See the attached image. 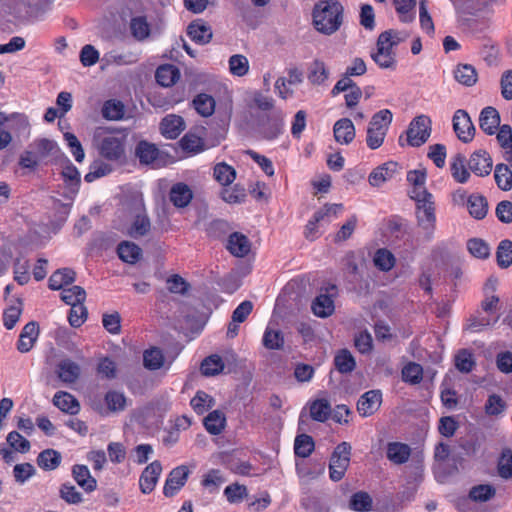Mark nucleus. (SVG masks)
<instances>
[{"label":"nucleus","instance_id":"nucleus-61","mask_svg":"<svg viewBox=\"0 0 512 512\" xmlns=\"http://www.w3.org/2000/svg\"><path fill=\"white\" fill-rule=\"evenodd\" d=\"M224 368V363L220 356L211 355L205 358L201 364V372L205 376H214L219 374Z\"/></svg>","mask_w":512,"mask_h":512},{"label":"nucleus","instance_id":"nucleus-15","mask_svg":"<svg viewBox=\"0 0 512 512\" xmlns=\"http://www.w3.org/2000/svg\"><path fill=\"white\" fill-rule=\"evenodd\" d=\"M382 393L380 390H369L365 392L357 402V411L362 417L373 415L380 408Z\"/></svg>","mask_w":512,"mask_h":512},{"label":"nucleus","instance_id":"nucleus-22","mask_svg":"<svg viewBox=\"0 0 512 512\" xmlns=\"http://www.w3.org/2000/svg\"><path fill=\"white\" fill-rule=\"evenodd\" d=\"M499 125L500 115L498 111L492 106L483 108L479 115L480 129L487 135H493L496 133Z\"/></svg>","mask_w":512,"mask_h":512},{"label":"nucleus","instance_id":"nucleus-64","mask_svg":"<svg viewBox=\"0 0 512 512\" xmlns=\"http://www.w3.org/2000/svg\"><path fill=\"white\" fill-rule=\"evenodd\" d=\"M144 366L149 370H157L164 363L162 351L158 348L146 350L143 355Z\"/></svg>","mask_w":512,"mask_h":512},{"label":"nucleus","instance_id":"nucleus-58","mask_svg":"<svg viewBox=\"0 0 512 512\" xmlns=\"http://www.w3.org/2000/svg\"><path fill=\"white\" fill-rule=\"evenodd\" d=\"M373 262L381 271H390L395 265L394 255L387 249H378L374 255Z\"/></svg>","mask_w":512,"mask_h":512},{"label":"nucleus","instance_id":"nucleus-12","mask_svg":"<svg viewBox=\"0 0 512 512\" xmlns=\"http://www.w3.org/2000/svg\"><path fill=\"white\" fill-rule=\"evenodd\" d=\"M8 447L0 449V455L6 463L15 461V453H26L30 450V442L17 431H12L6 438Z\"/></svg>","mask_w":512,"mask_h":512},{"label":"nucleus","instance_id":"nucleus-10","mask_svg":"<svg viewBox=\"0 0 512 512\" xmlns=\"http://www.w3.org/2000/svg\"><path fill=\"white\" fill-rule=\"evenodd\" d=\"M337 296V288L330 285L321 289L320 294L313 300L311 309L320 318H327L335 311L334 298Z\"/></svg>","mask_w":512,"mask_h":512},{"label":"nucleus","instance_id":"nucleus-1","mask_svg":"<svg viewBox=\"0 0 512 512\" xmlns=\"http://www.w3.org/2000/svg\"><path fill=\"white\" fill-rule=\"evenodd\" d=\"M127 134L108 127H97L93 133V143L99 155L111 162H119L125 157Z\"/></svg>","mask_w":512,"mask_h":512},{"label":"nucleus","instance_id":"nucleus-60","mask_svg":"<svg viewBox=\"0 0 512 512\" xmlns=\"http://www.w3.org/2000/svg\"><path fill=\"white\" fill-rule=\"evenodd\" d=\"M507 408L506 402L498 394H491L484 406V411L488 416H498Z\"/></svg>","mask_w":512,"mask_h":512},{"label":"nucleus","instance_id":"nucleus-19","mask_svg":"<svg viewBox=\"0 0 512 512\" xmlns=\"http://www.w3.org/2000/svg\"><path fill=\"white\" fill-rule=\"evenodd\" d=\"M343 209L342 204H332L325 206L322 210L314 213L312 220L308 222L305 229L306 238L313 240L317 237V224L324 220L325 217L336 215Z\"/></svg>","mask_w":512,"mask_h":512},{"label":"nucleus","instance_id":"nucleus-57","mask_svg":"<svg viewBox=\"0 0 512 512\" xmlns=\"http://www.w3.org/2000/svg\"><path fill=\"white\" fill-rule=\"evenodd\" d=\"M262 342L264 347L267 349L279 350L284 345V337L280 330L267 327L264 332Z\"/></svg>","mask_w":512,"mask_h":512},{"label":"nucleus","instance_id":"nucleus-3","mask_svg":"<svg viewBox=\"0 0 512 512\" xmlns=\"http://www.w3.org/2000/svg\"><path fill=\"white\" fill-rule=\"evenodd\" d=\"M405 38L403 33L396 30L382 32L377 39L376 51L371 53L372 59L382 69H394L396 55L393 49Z\"/></svg>","mask_w":512,"mask_h":512},{"label":"nucleus","instance_id":"nucleus-20","mask_svg":"<svg viewBox=\"0 0 512 512\" xmlns=\"http://www.w3.org/2000/svg\"><path fill=\"white\" fill-rule=\"evenodd\" d=\"M407 180L413 185L411 190V198L414 200L432 198V194L429 193L425 188L426 173L423 170L409 171L407 174Z\"/></svg>","mask_w":512,"mask_h":512},{"label":"nucleus","instance_id":"nucleus-62","mask_svg":"<svg viewBox=\"0 0 512 512\" xmlns=\"http://www.w3.org/2000/svg\"><path fill=\"white\" fill-rule=\"evenodd\" d=\"M124 115V105L117 100H108L102 107V116L108 120H119Z\"/></svg>","mask_w":512,"mask_h":512},{"label":"nucleus","instance_id":"nucleus-45","mask_svg":"<svg viewBox=\"0 0 512 512\" xmlns=\"http://www.w3.org/2000/svg\"><path fill=\"white\" fill-rule=\"evenodd\" d=\"M213 175L221 185L228 186L235 180L236 171L232 166L221 162L215 165Z\"/></svg>","mask_w":512,"mask_h":512},{"label":"nucleus","instance_id":"nucleus-55","mask_svg":"<svg viewBox=\"0 0 512 512\" xmlns=\"http://www.w3.org/2000/svg\"><path fill=\"white\" fill-rule=\"evenodd\" d=\"M229 71L232 75L243 77L249 72V61L242 54H235L229 58Z\"/></svg>","mask_w":512,"mask_h":512},{"label":"nucleus","instance_id":"nucleus-27","mask_svg":"<svg viewBox=\"0 0 512 512\" xmlns=\"http://www.w3.org/2000/svg\"><path fill=\"white\" fill-rule=\"evenodd\" d=\"M57 374L65 384H74L80 377V366L70 359L62 360L58 364Z\"/></svg>","mask_w":512,"mask_h":512},{"label":"nucleus","instance_id":"nucleus-24","mask_svg":"<svg viewBox=\"0 0 512 512\" xmlns=\"http://www.w3.org/2000/svg\"><path fill=\"white\" fill-rule=\"evenodd\" d=\"M184 129L185 122L183 118L175 114L167 115L160 123L161 133L168 139L177 138Z\"/></svg>","mask_w":512,"mask_h":512},{"label":"nucleus","instance_id":"nucleus-30","mask_svg":"<svg viewBox=\"0 0 512 512\" xmlns=\"http://www.w3.org/2000/svg\"><path fill=\"white\" fill-rule=\"evenodd\" d=\"M467 159L465 155L457 153L451 158L450 171L454 180L458 183H466L470 178V172L466 168Z\"/></svg>","mask_w":512,"mask_h":512},{"label":"nucleus","instance_id":"nucleus-54","mask_svg":"<svg viewBox=\"0 0 512 512\" xmlns=\"http://www.w3.org/2000/svg\"><path fill=\"white\" fill-rule=\"evenodd\" d=\"M497 264L501 268H508L512 264V241L502 240L496 251Z\"/></svg>","mask_w":512,"mask_h":512},{"label":"nucleus","instance_id":"nucleus-51","mask_svg":"<svg viewBox=\"0 0 512 512\" xmlns=\"http://www.w3.org/2000/svg\"><path fill=\"white\" fill-rule=\"evenodd\" d=\"M86 298L85 290L80 286H71L61 292V299L70 306L83 304Z\"/></svg>","mask_w":512,"mask_h":512},{"label":"nucleus","instance_id":"nucleus-17","mask_svg":"<svg viewBox=\"0 0 512 512\" xmlns=\"http://www.w3.org/2000/svg\"><path fill=\"white\" fill-rule=\"evenodd\" d=\"M468 166L475 175L484 177L492 171V159L487 151L480 149L470 155Z\"/></svg>","mask_w":512,"mask_h":512},{"label":"nucleus","instance_id":"nucleus-36","mask_svg":"<svg viewBox=\"0 0 512 512\" xmlns=\"http://www.w3.org/2000/svg\"><path fill=\"white\" fill-rule=\"evenodd\" d=\"M75 272L70 268H63L55 271L49 278V288L52 290L65 289L75 281Z\"/></svg>","mask_w":512,"mask_h":512},{"label":"nucleus","instance_id":"nucleus-40","mask_svg":"<svg viewBox=\"0 0 512 512\" xmlns=\"http://www.w3.org/2000/svg\"><path fill=\"white\" fill-rule=\"evenodd\" d=\"M226 418L224 413L219 410L210 412L204 418V426L206 430L213 435H218L222 432L225 427Z\"/></svg>","mask_w":512,"mask_h":512},{"label":"nucleus","instance_id":"nucleus-11","mask_svg":"<svg viewBox=\"0 0 512 512\" xmlns=\"http://www.w3.org/2000/svg\"><path fill=\"white\" fill-rule=\"evenodd\" d=\"M452 125L457 138L461 142L470 143L474 139L476 128L466 110L458 109L454 112Z\"/></svg>","mask_w":512,"mask_h":512},{"label":"nucleus","instance_id":"nucleus-21","mask_svg":"<svg viewBox=\"0 0 512 512\" xmlns=\"http://www.w3.org/2000/svg\"><path fill=\"white\" fill-rule=\"evenodd\" d=\"M226 248L233 256L242 258L249 254L251 242L244 234L234 232L229 236Z\"/></svg>","mask_w":512,"mask_h":512},{"label":"nucleus","instance_id":"nucleus-47","mask_svg":"<svg viewBox=\"0 0 512 512\" xmlns=\"http://www.w3.org/2000/svg\"><path fill=\"white\" fill-rule=\"evenodd\" d=\"M373 500L367 492L354 493L349 501V508L357 512H367L372 509Z\"/></svg>","mask_w":512,"mask_h":512},{"label":"nucleus","instance_id":"nucleus-44","mask_svg":"<svg viewBox=\"0 0 512 512\" xmlns=\"http://www.w3.org/2000/svg\"><path fill=\"white\" fill-rule=\"evenodd\" d=\"M454 362L456 369L462 373L471 372L476 365L474 355L468 349L459 350L454 357Z\"/></svg>","mask_w":512,"mask_h":512},{"label":"nucleus","instance_id":"nucleus-6","mask_svg":"<svg viewBox=\"0 0 512 512\" xmlns=\"http://www.w3.org/2000/svg\"><path fill=\"white\" fill-rule=\"evenodd\" d=\"M351 445L341 442L334 449L329 463V476L332 481H340L349 467L351 456Z\"/></svg>","mask_w":512,"mask_h":512},{"label":"nucleus","instance_id":"nucleus-18","mask_svg":"<svg viewBox=\"0 0 512 512\" xmlns=\"http://www.w3.org/2000/svg\"><path fill=\"white\" fill-rule=\"evenodd\" d=\"M161 472L162 465L157 460L149 464L143 470L139 479V486L142 493L149 494L154 490Z\"/></svg>","mask_w":512,"mask_h":512},{"label":"nucleus","instance_id":"nucleus-53","mask_svg":"<svg viewBox=\"0 0 512 512\" xmlns=\"http://www.w3.org/2000/svg\"><path fill=\"white\" fill-rule=\"evenodd\" d=\"M313 438L307 434L298 435L294 442V452L297 456L307 458L314 450Z\"/></svg>","mask_w":512,"mask_h":512},{"label":"nucleus","instance_id":"nucleus-14","mask_svg":"<svg viewBox=\"0 0 512 512\" xmlns=\"http://www.w3.org/2000/svg\"><path fill=\"white\" fill-rule=\"evenodd\" d=\"M72 205V198L68 203H62L59 200L53 201L54 219L50 221L48 230L44 229L42 225H39V229L47 234L49 238L51 233H56L67 220Z\"/></svg>","mask_w":512,"mask_h":512},{"label":"nucleus","instance_id":"nucleus-4","mask_svg":"<svg viewBox=\"0 0 512 512\" xmlns=\"http://www.w3.org/2000/svg\"><path fill=\"white\" fill-rule=\"evenodd\" d=\"M392 118V112L388 109L380 110L372 116L366 137V143L370 149H378L383 144Z\"/></svg>","mask_w":512,"mask_h":512},{"label":"nucleus","instance_id":"nucleus-5","mask_svg":"<svg viewBox=\"0 0 512 512\" xmlns=\"http://www.w3.org/2000/svg\"><path fill=\"white\" fill-rule=\"evenodd\" d=\"M416 201L417 225L427 241H431L436 229L435 203L432 198L419 199Z\"/></svg>","mask_w":512,"mask_h":512},{"label":"nucleus","instance_id":"nucleus-39","mask_svg":"<svg viewBox=\"0 0 512 512\" xmlns=\"http://www.w3.org/2000/svg\"><path fill=\"white\" fill-rule=\"evenodd\" d=\"M187 33L198 44H206L212 38L211 28L202 22H192L188 26Z\"/></svg>","mask_w":512,"mask_h":512},{"label":"nucleus","instance_id":"nucleus-16","mask_svg":"<svg viewBox=\"0 0 512 512\" xmlns=\"http://www.w3.org/2000/svg\"><path fill=\"white\" fill-rule=\"evenodd\" d=\"M188 475L189 470L186 466L181 465L174 468L166 479L163 488L164 495L166 497L174 496L185 485Z\"/></svg>","mask_w":512,"mask_h":512},{"label":"nucleus","instance_id":"nucleus-41","mask_svg":"<svg viewBox=\"0 0 512 512\" xmlns=\"http://www.w3.org/2000/svg\"><path fill=\"white\" fill-rule=\"evenodd\" d=\"M61 454L53 449L42 451L37 457V464L44 470H55L61 463Z\"/></svg>","mask_w":512,"mask_h":512},{"label":"nucleus","instance_id":"nucleus-35","mask_svg":"<svg viewBox=\"0 0 512 512\" xmlns=\"http://www.w3.org/2000/svg\"><path fill=\"white\" fill-rule=\"evenodd\" d=\"M107 64L112 65H131L139 60V54L132 51L111 50L104 55L103 58Z\"/></svg>","mask_w":512,"mask_h":512},{"label":"nucleus","instance_id":"nucleus-25","mask_svg":"<svg viewBox=\"0 0 512 512\" xmlns=\"http://www.w3.org/2000/svg\"><path fill=\"white\" fill-rule=\"evenodd\" d=\"M336 142L344 145L350 144L355 138V127L348 118H342L335 122L333 127Z\"/></svg>","mask_w":512,"mask_h":512},{"label":"nucleus","instance_id":"nucleus-9","mask_svg":"<svg viewBox=\"0 0 512 512\" xmlns=\"http://www.w3.org/2000/svg\"><path fill=\"white\" fill-rule=\"evenodd\" d=\"M431 119L426 115H419L415 117L407 129L408 144L413 147L423 145L431 134Z\"/></svg>","mask_w":512,"mask_h":512},{"label":"nucleus","instance_id":"nucleus-46","mask_svg":"<svg viewBox=\"0 0 512 512\" xmlns=\"http://www.w3.org/2000/svg\"><path fill=\"white\" fill-rule=\"evenodd\" d=\"M131 35L138 41H144L150 35V25L147 22L146 17L138 16L134 17L130 21Z\"/></svg>","mask_w":512,"mask_h":512},{"label":"nucleus","instance_id":"nucleus-49","mask_svg":"<svg viewBox=\"0 0 512 512\" xmlns=\"http://www.w3.org/2000/svg\"><path fill=\"white\" fill-rule=\"evenodd\" d=\"M497 186L504 191L512 189V171L505 164H497L494 171Z\"/></svg>","mask_w":512,"mask_h":512},{"label":"nucleus","instance_id":"nucleus-29","mask_svg":"<svg viewBox=\"0 0 512 512\" xmlns=\"http://www.w3.org/2000/svg\"><path fill=\"white\" fill-rule=\"evenodd\" d=\"M330 71L324 61L315 59L309 66L307 78L312 85H325Z\"/></svg>","mask_w":512,"mask_h":512},{"label":"nucleus","instance_id":"nucleus-2","mask_svg":"<svg viewBox=\"0 0 512 512\" xmlns=\"http://www.w3.org/2000/svg\"><path fill=\"white\" fill-rule=\"evenodd\" d=\"M343 6L337 0H321L313 9V25L325 35H331L339 30L343 22Z\"/></svg>","mask_w":512,"mask_h":512},{"label":"nucleus","instance_id":"nucleus-59","mask_svg":"<svg viewBox=\"0 0 512 512\" xmlns=\"http://www.w3.org/2000/svg\"><path fill=\"white\" fill-rule=\"evenodd\" d=\"M22 312V302L17 299L16 303L6 308L3 312V324L6 329L11 330L15 327Z\"/></svg>","mask_w":512,"mask_h":512},{"label":"nucleus","instance_id":"nucleus-48","mask_svg":"<svg viewBox=\"0 0 512 512\" xmlns=\"http://www.w3.org/2000/svg\"><path fill=\"white\" fill-rule=\"evenodd\" d=\"M394 5L402 22L409 23L414 20L416 0H394Z\"/></svg>","mask_w":512,"mask_h":512},{"label":"nucleus","instance_id":"nucleus-8","mask_svg":"<svg viewBox=\"0 0 512 512\" xmlns=\"http://www.w3.org/2000/svg\"><path fill=\"white\" fill-rule=\"evenodd\" d=\"M135 218L128 229V235L139 238L147 235L151 229V222L145 213L144 200L141 193H137L133 200Z\"/></svg>","mask_w":512,"mask_h":512},{"label":"nucleus","instance_id":"nucleus-42","mask_svg":"<svg viewBox=\"0 0 512 512\" xmlns=\"http://www.w3.org/2000/svg\"><path fill=\"white\" fill-rule=\"evenodd\" d=\"M467 207L472 217L482 219L488 211V203L485 197L473 194L468 198Z\"/></svg>","mask_w":512,"mask_h":512},{"label":"nucleus","instance_id":"nucleus-63","mask_svg":"<svg viewBox=\"0 0 512 512\" xmlns=\"http://www.w3.org/2000/svg\"><path fill=\"white\" fill-rule=\"evenodd\" d=\"M62 176L65 182L70 187V192L75 194L78 190V186L80 184V173L78 169L70 162H68L62 170Z\"/></svg>","mask_w":512,"mask_h":512},{"label":"nucleus","instance_id":"nucleus-32","mask_svg":"<svg viewBox=\"0 0 512 512\" xmlns=\"http://www.w3.org/2000/svg\"><path fill=\"white\" fill-rule=\"evenodd\" d=\"M155 78L159 85L170 87L179 80L180 71L172 64L161 65L156 70Z\"/></svg>","mask_w":512,"mask_h":512},{"label":"nucleus","instance_id":"nucleus-23","mask_svg":"<svg viewBox=\"0 0 512 512\" xmlns=\"http://www.w3.org/2000/svg\"><path fill=\"white\" fill-rule=\"evenodd\" d=\"M135 156L142 165H154L160 157V151L155 144L142 140L135 147Z\"/></svg>","mask_w":512,"mask_h":512},{"label":"nucleus","instance_id":"nucleus-34","mask_svg":"<svg viewBox=\"0 0 512 512\" xmlns=\"http://www.w3.org/2000/svg\"><path fill=\"white\" fill-rule=\"evenodd\" d=\"M119 258L128 264H135L142 257V249L135 243L123 241L117 247Z\"/></svg>","mask_w":512,"mask_h":512},{"label":"nucleus","instance_id":"nucleus-7","mask_svg":"<svg viewBox=\"0 0 512 512\" xmlns=\"http://www.w3.org/2000/svg\"><path fill=\"white\" fill-rule=\"evenodd\" d=\"M285 114L281 109L273 110L269 114L259 118L257 129L262 138L274 140L284 131Z\"/></svg>","mask_w":512,"mask_h":512},{"label":"nucleus","instance_id":"nucleus-43","mask_svg":"<svg viewBox=\"0 0 512 512\" xmlns=\"http://www.w3.org/2000/svg\"><path fill=\"white\" fill-rule=\"evenodd\" d=\"M331 414V405L326 399H316L310 404V417L318 422H325Z\"/></svg>","mask_w":512,"mask_h":512},{"label":"nucleus","instance_id":"nucleus-52","mask_svg":"<svg viewBox=\"0 0 512 512\" xmlns=\"http://www.w3.org/2000/svg\"><path fill=\"white\" fill-rule=\"evenodd\" d=\"M109 412H120L126 408L127 399L122 392L110 390L104 397Z\"/></svg>","mask_w":512,"mask_h":512},{"label":"nucleus","instance_id":"nucleus-31","mask_svg":"<svg viewBox=\"0 0 512 512\" xmlns=\"http://www.w3.org/2000/svg\"><path fill=\"white\" fill-rule=\"evenodd\" d=\"M72 475L77 484L86 492H92L96 489V479L91 476L87 466L74 465L72 468Z\"/></svg>","mask_w":512,"mask_h":512},{"label":"nucleus","instance_id":"nucleus-26","mask_svg":"<svg viewBox=\"0 0 512 512\" xmlns=\"http://www.w3.org/2000/svg\"><path fill=\"white\" fill-rule=\"evenodd\" d=\"M169 198L174 206L184 208L191 202L193 193L187 184L179 182L171 187Z\"/></svg>","mask_w":512,"mask_h":512},{"label":"nucleus","instance_id":"nucleus-37","mask_svg":"<svg viewBox=\"0 0 512 512\" xmlns=\"http://www.w3.org/2000/svg\"><path fill=\"white\" fill-rule=\"evenodd\" d=\"M192 105L199 115L207 118L213 115L216 101L211 95L200 93L194 97Z\"/></svg>","mask_w":512,"mask_h":512},{"label":"nucleus","instance_id":"nucleus-50","mask_svg":"<svg viewBox=\"0 0 512 512\" xmlns=\"http://www.w3.org/2000/svg\"><path fill=\"white\" fill-rule=\"evenodd\" d=\"M334 364L340 373H349L353 371L356 366L354 357L350 351L346 349H342L336 354Z\"/></svg>","mask_w":512,"mask_h":512},{"label":"nucleus","instance_id":"nucleus-33","mask_svg":"<svg viewBox=\"0 0 512 512\" xmlns=\"http://www.w3.org/2000/svg\"><path fill=\"white\" fill-rule=\"evenodd\" d=\"M411 448L401 442H390L387 445V458L394 464L400 465L408 461Z\"/></svg>","mask_w":512,"mask_h":512},{"label":"nucleus","instance_id":"nucleus-56","mask_svg":"<svg viewBox=\"0 0 512 512\" xmlns=\"http://www.w3.org/2000/svg\"><path fill=\"white\" fill-rule=\"evenodd\" d=\"M402 379L412 385L419 384L423 379L422 366L415 362H409L402 369Z\"/></svg>","mask_w":512,"mask_h":512},{"label":"nucleus","instance_id":"nucleus-13","mask_svg":"<svg viewBox=\"0 0 512 512\" xmlns=\"http://www.w3.org/2000/svg\"><path fill=\"white\" fill-rule=\"evenodd\" d=\"M401 171L397 162L387 161L374 168L368 176V182L372 187H381L386 182L395 178Z\"/></svg>","mask_w":512,"mask_h":512},{"label":"nucleus","instance_id":"nucleus-38","mask_svg":"<svg viewBox=\"0 0 512 512\" xmlns=\"http://www.w3.org/2000/svg\"><path fill=\"white\" fill-rule=\"evenodd\" d=\"M454 78L460 84L471 87L476 84L478 80V74L472 65L459 64L454 70Z\"/></svg>","mask_w":512,"mask_h":512},{"label":"nucleus","instance_id":"nucleus-28","mask_svg":"<svg viewBox=\"0 0 512 512\" xmlns=\"http://www.w3.org/2000/svg\"><path fill=\"white\" fill-rule=\"evenodd\" d=\"M53 404L61 411L75 415L80 411L78 400L70 393L58 391L53 397Z\"/></svg>","mask_w":512,"mask_h":512}]
</instances>
